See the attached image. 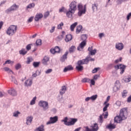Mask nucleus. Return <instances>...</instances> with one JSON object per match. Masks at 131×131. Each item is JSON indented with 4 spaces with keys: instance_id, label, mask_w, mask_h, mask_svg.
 I'll list each match as a JSON object with an SVG mask.
<instances>
[{
    "instance_id": "f257e3e1",
    "label": "nucleus",
    "mask_w": 131,
    "mask_h": 131,
    "mask_svg": "<svg viewBox=\"0 0 131 131\" xmlns=\"http://www.w3.org/2000/svg\"><path fill=\"white\" fill-rule=\"evenodd\" d=\"M127 118V110L126 108H123L120 111L119 116H117L115 119V122L121 123L122 120H125Z\"/></svg>"
},
{
    "instance_id": "f03ea898",
    "label": "nucleus",
    "mask_w": 131,
    "mask_h": 131,
    "mask_svg": "<svg viewBox=\"0 0 131 131\" xmlns=\"http://www.w3.org/2000/svg\"><path fill=\"white\" fill-rule=\"evenodd\" d=\"M90 61H95V59L92 58L90 57H87L85 59L78 60L77 63L76 69H77L78 71H82V70H83V66H82V65L89 64Z\"/></svg>"
},
{
    "instance_id": "7ed1b4c3",
    "label": "nucleus",
    "mask_w": 131,
    "mask_h": 131,
    "mask_svg": "<svg viewBox=\"0 0 131 131\" xmlns=\"http://www.w3.org/2000/svg\"><path fill=\"white\" fill-rule=\"evenodd\" d=\"M70 121L68 122V118L65 117L63 120H61L62 122H64L65 125L67 126H71V125H74L76 122H77V118H70Z\"/></svg>"
},
{
    "instance_id": "20e7f679",
    "label": "nucleus",
    "mask_w": 131,
    "mask_h": 131,
    "mask_svg": "<svg viewBox=\"0 0 131 131\" xmlns=\"http://www.w3.org/2000/svg\"><path fill=\"white\" fill-rule=\"evenodd\" d=\"M18 29V27L15 25H11L6 31V33L8 35H14L15 33H16L17 30Z\"/></svg>"
},
{
    "instance_id": "39448f33",
    "label": "nucleus",
    "mask_w": 131,
    "mask_h": 131,
    "mask_svg": "<svg viewBox=\"0 0 131 131\" xmlns=\"http://www.w3.org/2000/svg\"><path fill=\"white\" fill-rule=\"evenodd\" d=\"M78 15L80 17L82 15H83V14H85V12H86V8H85V6L83 7L82 5L79 4L78 5Z\"/></svg>"
},
{
    "instance_id": "423d86ee",
    "label": "nucleus",
    "mask_w": 131,
    "mask_h": 131,
    "mask_svg": "<svg viewBox=\"0 0 131 131\" xmlns=\"http://www.w3.org/2000/svg\"><path fill=\"white\" fill-rule=\"evenodd\" d=\"M38 105L40 107H42L44 111H46V110H48V109H49V102L46 101H40L38 103Z\"/></svg>"
},
{
    "instance_id": "0eeeda50",
    "label": "nucleus",
    "mask_w": 131,
    "mask_h": 131,
    "mask_svg": "<svg viewBox=\"0 0 131 131\" xmlns=\"http://www.w3.org/2000/svg\"><path fill=\"white\" fill-rule=\"evenodd\" d=\"M125 67H126L125 65L123 64H119L115 66V68L116 69H119L120 70V74H123L125 70Z\"/></svg>"
},
{
    "instance_id": "6e6552de",
    "label": "nucleus",
    "mask_w": 131,
    "mask_h": 131,
    "mask_svg": "<svg viewBox=\"0 0 131 131\" xmlns=\"http://www.w3.org/2000/svg\"><path fill=\"white\" fill-rule=\"evenodd\" d=\"M76 2L75 1H73L69 5L70 8L69 10H71L73 12H75L77 9Z\"/></svg>"
},
{
    "instance_id": "1a4fd4ad",
    "label": "nucleus",
    "mask_w": 131,
    "mask_h": 131,
    "mask_svg": "<svg viewBox=\"0 0 131 131\" xmlns=\"http://www.w3.org/2000/svg\"><path fill=\"white\" fill-rule=\"evenodd\" d=\"M57 121H58V116L50 117V121L47 123V124L49 125V124H52L53 123H56Z\"/></svg>"
},
{
    "instance_id": "9d476101",
    "label": "nucleus",
    "mask_w": 131,
    "mask_h": 131,
    "mask_svg": "<svg viewBox=\"0 0 131 131\" xmlns=\"http://www.w3.org/2000/svg\"><path fill=\"white\" fill-rule=\"evenodd\" d=\"M85 46H86V40H83L80 43L79 47H78V51H81Z\"/></svg>"
},
{
    "instance_id": "9b49d317",
    "label": "nucleus",
    "mask_w": 131,
    "mask_h": 131,
    "mask_svg": "<svg viewBox=\"0 0 131 131\" xmlns=\"http://www.w3.org/2000/svg\"><path fill=\"white\" fill-rule=\"evenodd\" d=\"M42 17H43V15H42L41 13H37L35 16L34 20L37 22L39 21V20H40Z\"/></svg>"
},
{
    "instance_id": "f8f14e48",
    "label": "nucleus",
    "mask_w": 131,
    "mask_h": 131,
    "mask_svg": "<svg viewBox=\"0 0 131 131\" xmlns=\"http://www.w3.org/2000/svg\"><path fill=\"white\" fill-rule=\"evenodd\" d=\"M60 48L59 47L56 46L54 49H51L50 50V52L52 54H56V53H60Z\"/></svg>"
},
{
    "instance_id": "ddd939ff",
    "label": "nucleus",
    "mask_w": 131,
    "mask_h": 131,
    "mask_svg": "<svg viewBox=\"0 0 131 131\" xmlns=\"http://www.w3.org/2000/svg\"><path fill=\"white\" fill-rule=\"evenodd\" d=\"M8 93L11 96H16L17 92L15 91V89L11 88L10 90H8Z\"/></svg>"
},
{
    "instance_id": "4468645a",
    "label": "nucleus",
    "mask_w": 131,
    "mask_h": 131,
    "mask_svg": "<svg viewBox=\"0 0 131 131\" xmlns=\"http://www.w3.org/2000/svg\"><path fill=\"white\" fill-rule=\"evenodd\" d=\"M92 131H98L99 130V125L98 123H94L93 125L91 126Z\"/></svg>"
},
{
    "instance_id": "2eb2a0df",
    "label": "nucleus",
    "mask_w": 131,
    "mask_h": 131,
    "mask_svg": "<svg viewBox=\"0 0 131 131\" xmlns=\"http://www.w3.org/2000/svg\"><path fill=\"white\" fill-rule=\"evenodd\" d=\"M33 119V117L32 116H28L27 117V121L26 124L27 125H30L31 124V122H32V120Z\"/></svg>"
},
{
    "instance_id": "dca6fc26",
    "label": "nucleus",
    "mask_w": 131,
    "mask_h": 131,
    "mask_svg": "<svg viewBox=\"0 0 131 131\" xmlns=\"http://www.w3.org/2000/svg\"><path fill=\"white\" fill-rule=\"evenodd\" d=\"M123 44L122 43H117L116 45V48L119 51L123 49Z\"/></svg>"
},
{
    "instance_id": "f3484780",
    "label": "nucleus",
    "mask_w": 131,
    "mask_h": 131,
    "mask_svg": "<svg viewBox=\"0 0 131 131\" xmlns=\"http://www.w3.org/2000/svg\"><path fill=\"white\" fill-rule=\"evenodd\" d=\"M49 61H50V58L48 56H45L43 59L42 60V63L43 65H48Z\"/></svg>"
},
{
    "instance_id": "a211bd4d",
    "label": "nucleus",
    "mask_w": 131,
    "mask_h": 131,
    "mask_svg": "<svg viewBox=\"0 0 131 131\" xmlns=\"http://www.w3.org/2000/svg\"><path fill=\"white\" fill-rule=\"evenodd\" d=\"M25 86H31L32 85V80L28 79L25 82Z\"/></svg>"
},
{
    "instance_id": "6ab92c4d",
    "label": "nucleus",
    "mask_w": 131,
    "mask_h": 131,
    "mask_svg": "<svg viewBox=\"0 0 131 131\" xmlns=\"http://www.w3.org/2000/svg\"><path fill=\"white\" fill-rule=\"evenodd\" d=\"M74 13H75V11H73L72 10L69 9V11L66 12V15L68 18H72V15L73 14H74Z\"/></svg>"
},
{
    "instance_id": "aec40b11",
    "label": "nucleus",
    "mask_w": 131,
    "mask_h": 131,
    "mask_svg": "<svg viewBox=\"0 0 131 131\" xmlns=\"http://www.w3.org/2000/svg\"><path fill=\"white\" fill-rule=\"evenodd\" d=\"M68 54L69 52L68 51L65 52L64 54L60 58L61 62H64L65 60L67 59V56H68Z\"/></svg>"
},
{
    "instance_id": "412c9836",
    "label": "nucleus",
    "mask_w": 131,
    "mask_h": 131,
    "mask_svg": "<svg viewBox=\"0 0 131 131\" xmlns=\"http://www.w3.org/2000/svg\"><path fill=\"white\" fill-rule=\"evenodd\" d=\"M71 70H73V68L72 66L70 65L66 67L63 70V72H67V71H70Z\"/></svg>"
},
{
    "instance_id": "4be33fe9",
    "label": "nucleus",
    "mask_w": 131,
    "mask_h": 131,
    "mask_svg": "<svg viewBox=\"0 0 131 131\" xmlns=\"http://www.w3.org/2000/svg\"><path fill=\"white\" fill-rule=\"evenodd\" d=\"M70 40H72V35L71 34L67 35L65 38V41H66V42H68V41H70Z\"/></svg>"
},
{
    "instance_id": "5701e85b",
    "label": "nucleus",
    "mask_w": 131,
    "mask_h": 131,
    "mask_svg": "<svg viewBox=\"0 0 131 131\" xmlns=\"http://www.w3.org/2000/svg\"><path fill=\"white\" fill-rule=\"evenodd\" d=\"M106 127L108 129H114V128H115V127H116V126L113 124L111 123V124L107 125L106 126Z\"/></svg>"
},
{
    "instance_id": "b1692460",
    "label": "nucleus",
    "mask_w": 131,
    "mask_h": 131,
    "mask_svg": "<svg viewBox=\"0 0 131 131\" xmlns=\"http://www.w3.org/2000/svg\"><path fill=\"white\" fill-rule=\"evenodd\" d=\"M67 89L66 88V86H62L61 87V90L60 91V95H63L64 94H65V92H66Z\"/></svg>"
},
{
    "instance_id": "393cba45",
    "label": "nucleus",
    "mask_w": 131,
    "mask_h": 131,
    "mask_svg": "<svg viewBox=\"0 0 131 131\" xmlns=\"http://www.w3.org/2000/svg\"><path fill=\"white\" fill-rule=\"evenodd\" d=\"M103 105H105L104 107L103 108V112H106V111H107V110H108V107H109V106H110V104L106 103L105 104V102L104 103Z\"/></svg>"
},
{
    "instance_id": "a878e982",
    "label": "nucleus",
    "mask_w": 131,
    "mask_h": 131,
    "mask_svg": "<svg viewBox=\"0 0 131 131\" xmlns=\"http://www.w3.org/2000/svg\"><path fill=\"white\" fill-rule=\"evenodd\" d=\"M19 6L16 5V4H13L11 7H10V8H11L12 11H16L17 9H18Z\"/></svg>"
},
{
    "instance_id": "bb28decb",
    "label": "nucleus",
    "mask_w": 131,
    "mask_h": 131,
    "mask_svg": "<svg viewBox=\"0 0 131 131\" xmlns=\"http://www.w3.org/2000/svg\"><path fill=\"white\" fill-rule=\"evenodd\" d=\"M35 7V4L31 3L27 6V9L28 10V9H33V8H34Z\"/></svg>"
},
{
    "instance_id": "cd10ccee",
    "label": "nucleus",
    "mask_w": 131,
    "mask_h": 131,
    "mask_svg": "<svg viewBox=\"0 0 131 131\" xmlns=\"http://www.w3.org/2000/svg\"><path fill=\"white\" fill-rule=\"evenodd\" d=\"M81 29H82V26H78L77 27L76 31V33L77 34H78L81 31Z\"/></svg>"
},
{
    "instance_id": "c85d7f7f",
    "label": "nucleus",
    "mask_w": 131,
    "mask_h": 131,
    "mask_svg": "<svg viewBox=\"0 0 131 131\" xmlns=\"http://www.w3.org/2000/svg\"><path fill=\"white\" fill-rule=\"evenodd\" d=\"M75 50H76V48L74 46H72L70 49H69V53L71 54L72 53H74L75 51Z\"/></svg>"
},
{
    "instance_id": "c756f323",
    "label": "nucleus",
    "mask_w": 131,
    "mask_h": 131,
    "mask_svg": "<svg viewBox=\"0 0 131 131\" xmlns=\"http://www.w3.org/2000/svg\"><path fill=\"white\" fill-rule=\"evenodd\" d=\"M19 53L20 54V55H24L27 54V51L25 50V49H22L19 51Z\"/></svg>"
},
{
    "instance_id": "7c9ffc66",
    "label": "nucleus",
    "mask_w": 131,
    "mask_h": 131,
    "mask_svg": "<svg viewBox=\"0 0 131 131\" xmlns=\"http://www.w3.org/2000/svg\"><path fill=\"white\" fill-rule=\"evenodd\" d=\"M77 26V23H75L73 24L70 27L71 31H74V29L75 28V27H76Z\"/></svg>"
},
{
    "instance_id": "2f4dec72",
    "label": "nucleus",
    "mask_w": 131,
    "mask_h": 131,
    "mask_svg": "<svg viewBox=\"0 0 131 131\" xmlns=\"http://www.w3.org/2000/svg\"><path fill=\"white\" fill-rule=\"evenodd\" d=\"M127 96V91L124 90L123 92H122V98H125Z\"/></svg>"
},
{
    "instance_id": "473e14b6",
    "label": "nucleus",
    "mask_w": 131,
    "mask_h": 131,
    "mask_svg": "<svg viewBox=\"0 0 131 131\" xmlns=\"http://www.w3.org/2000/svg\"><path fill=\"white\" fill-rule=\"evenodd\" d=\"M82 82H88L90 83L91 82V79L88 78H84L82 79Z\"/></svg>"
},
{
    "instance_id": "72a5a7b5",
    "label": "nucleus",
    "mask_w": 131,
    "mask_h": 131,
    "mask_svg": "<svg viewBox=\"0 0 131 131\" xmlns=\"http://www.w3.org/2000/svg\"><path fill=\"white\" fill-rule=\"evenodd\" d=\"M4 69L5 71H6L8 73H10V72H12V73H13V71H12L11 69H10V68L8 67H5L4 68Z\"/></svg>"
},
{
    "instance_id": "f704fd0d",
    "label": "nucleus",
    "mask_w": 131,
    "mask_h": 131,
    "mask_svg": "<svg viewBox=\"0 0 131 131\" xmlns=\"http://www.w3.org/2000/svg\"><path fill=\"white\" fill-rule=\"evenodd\" d=\"M6 64H14V61H11V60L9 59L5 61L4 65H6Z\"/></svg>"
},
{
    "instance_id": "c9c22d12",
    "label": "nucleus",
    "mask_w": 131,
    "mask_h": 131,
    "mask_svg": "<svg viewBox=\"0 0 131 131\" xmlns=\"http://www.w3.org/2000/svg\"><path fill=\"white\" fill-rule=\"evenodd\" d=\"M32 61H33V59H32V58L28 57L27 58V64H30V63H31V62H32Z\"/></svg>"
},
{
    "instance_id": "e433bc0d",
    "label": "nucleus",
    "mask_w": 131,
    "mask_h": 131,
    "mask_svg": "<svg viewBox=\"0 0 131 131\" xmlns=\"http://www.w3.org/2000/svg\"><path fill=\"white\" fill-rule=\"evenodd\" d=\"M36 100V97H34L33 99L31 101L30 105H34V104H35Z\"/></svg>"
},
{
    "instance_id": "4c0bfd02",
    "label": "nucleus",
    "mask_w": 131,
    "mask_h": 131,
    "mask_svg": "<svg viewBox=\"0 0 131 131\" xmlns=\"http://www.w3.org/2000/svg\"><path fill=\"white\" fill-rule=\"evenodd\" d=\"M49 16H50V12L47 11L45 13L43 17L45 19H47Z\"/></svg>"
},
{
    "instance_id": "58836bf2",
    "label": "nucleus",
    "mask_w": 131,
    "mask_h": 131,
    "mask_svg": "<svg viewBox=\"0 0 131 131\" xmlns=\"http://www.w3.org/2000/svg\"><path fill=\"white\" fill-rule=\"evenodd\" d=\"M62 26H64V23H63V22L60 23V24L57 26V29H62Z\"/></svg>"
},
{
    "instance_id": "ea45409f",
    "label": "nucleus",
    "mask_w": 131,
    "mask_h": 131,
    "mask_svg": "<svg viewBox=\"0 0 131 131\" xmlns=\"http://www.w3.org/2000/svg\"><path fill=\"white\" fill-rule=\"evenodd\" d=\"M21 64L20 63H17L15 65V69L16 70H19V69H20V68H21Z\"/></svg>"
},
{
    "instance_id": "a19ab883",
    "label": "nucleus",
    "mask_w": 131,
    "mask_h": 131,
    "mask_svg": "<svg viewBox=\"0 0 131 131\" xmlns=\"http://www.w3.org/2000/svg\"><path fill=\"white\" fill-rule=\"evenodd\" d=\"M19 114H20V112L19 111L15 112L13 113V116L14 117H18V116H19Z\"/></svg>"
},
{
    "instance_id": "79ce46f5",
    "label": "nucleus",
    "mask_w": 131,
    "mask_h": 131,
    "mask_svg": "<svg viewBox=\"0 0 131 131\" xmlns=\"http://www.w3.org/2000/svg\"><path fill=\"white\" fill-rule=\"evenodd\" d=\"M90 98H91V100H92V101H95V100H96V99L98 98V95H93Z\"/></svg>"
},
{
    "instance_id": "37998d69",
    "label": "nucleus",
    "mask_w": 131,
    "mask_h": 131,
    "mask_svg": "<svg viewBox=\"0 0 131 131\" xmlns=\"http://www.w3.org/2000/svg\"><path fill=\"white\" fill-rule=\"evenodd\" d=\"M36 46H41V40L37 39L36 41Z\"/></svg>"
},
{
    "instance_id": "c03bdc74",
    "label": "nucleus",
    "mask_w": 131,
    "mask_h": 131,
    "mask_svg": "<svg viewBox=\"0 0 131 131\" xmlns=\"http://www.w3.org/2000/svg\"><path fill=\"white\" fill-rule=\"evenodd\" d=\"M11 78H12L11 81H12V82H14V83H15V84H17L18 82H17V80H16V79L15 78V77L11 76Z\"/></svg>"
},
{
    "instance_id": "a18cd8bd",
    "label": "nucleus",
    "mask_w": 131,
    "mask_h": 131,
    "mask_svg": "<svg viewBox=\"0 0 131 131\" xmlns=\"http://www.w3.org/2000/svg\"><path fill=\"white\" fill-rule=\"evenodd\" d=\"M104 113H103L102 115V116H104V118L106 119L108 117V112H104Z\"/></svg>"
},
{
    "instance_id": "49530a36",
    "label": "nucleus",
    "mask_w": 131,
    "mask_h": 131,
    "mask_svg": "<svg viewBox=\"0 0 131 131\" xmlns=\"http://www.w3.org/2000/svg\"><path fill=\"white\" fill-rule=\"evenodd\" d=\"M92 9L93 11H96V10H97L98 7L97 6V4H93L92 5Z\"/></svg>"
},
{
    "instance_id": "de8ad7c7",
    "label": "nucleus",
    "mask_w": 131,
    "mask_h": 131,
    "mask_svg": "<svg viewBox=\"0 0 131 131\" xmlns=\"http://www.w3.org/2000/svg\"><path fill=\"white\" fill-rule=\"evenodd\" d=\"M34 17L33 16H31L28 19V23H31L32 21H33Z\"/></svg>"
},
{
    "instance_id": "09e8293b",
    "label": "nucleus",
    "mask_w": 131,
    "mask_h": 131,
    "mask_svg": "<svg viewBox=\"0 0 131 131\" xmlns=\"http://www.w3.org/2000/svg\"><path fill=\"white\" fill-rule=\"evenodd\" d=\"M34 67H38L39 66V62H34L33 63Z\"/></svg>"
},
{
    "instance_id": "8fccbe9b",
    "label": "nucleus",
    "mask_w": 131,
    "mask_h": 131,
    "mask_svg": "<svg viewBox=\"0 0 131 131\" xmlns=\"http://www.w3.org/2000/svg\"><path fill=\"white\" fill-rule=\"evenodd\" d=\"M86 38H88V37L86 36V35H82L81 36V39L82 40H86Z\"/></svg>"
},
{
    "instance_id": "3c124183",
    "label": "nucleus",
    "mask_w": 131,
    "mask_h": 131,
    "mask_svg": "<svg viewBox=\"0 0 131 131\" xmlns=\"http://www.w3.org/2000/svg\"><path fill=\"white\" fill-rule=\"evenodd\" d=\"M12 11L13 10H12V9L10 7L5 11V13H6L7 14H9V13H11V12H12Z\"/></svg>"
},
{
    "instance_id": "603ef678",
    "label": "nucleus",
    "mask_w": 131,
    "mask_h": 131,
    "mask_svg": "<svg viewBox=\"0 0 131 131\" xmlns=\"http://www.w3.org/2000/svg\"><path fill=\"white\" fill-rule=\"evenodd\" d=\"M99 69H100L99 68H95L94 70H92V73H97Z\"/></svg>"
},
{
    "instance_id": "864d4df0",
    "label": "nucleus",
    "mask_w": 131,
    "mask_h": 131,
    "mask_svg": "<svg viewBox=\"0 0 131 131\" xmlns=\"http://www.w3.org/2000/svg\"><path fill=\"white\" fill-rule=\"evenodd\" d=\"M96 53H97V50H96V49L92 50L91 52H90V54L92 56H94L95 54H96Z\"/></svg>"
},
{
    "instance_id": "5fc2aeb1",
    "label": "nucleus",
    "mask_w": 131,
    "mask_h": 131,
    "mask_svg": "<svg viewBox=\"0 0 131 131\" xmlns=\"http://www.w3.org/2000/svg\"><path fill=\"white\" fill-rule=\"evenodd\" d=\"M99 77H100V75H95L94 76L93 79L94 80H97Z\"/></svg>"
},
{
    "instance_id": "6e6d98bb",
    "label": "nucleus",
    "mask_w": 131,
    "mask_h": 131,
    "mask_svg": "<svg viewBox=\"0 0 131 131\" xmlns=\"http://www.w3.org/2000/svg\"><path fill=\"white\" fill-rule=\"evenodd\" d=\"M26 49L27 51H30V50H31V44H29L26 47Z\"/></svg>"
},
{
    "instance_id": "4d7b16f0",
    "label": "nucleus",
    "mask_w": 131,
    "mask_h": 131,
    "mask_svg": "<svg viewBox=\"0 0 131 131\" xmlns=\"http://www.w3.org/2000/svg\"><path fill=\"white\" fill-rule=\"evenodd\" d=\"M130 80H131V78L129 77L125 78L124 79L125 82H129V81H130Z\"/></svg>"
},
{
    "instance_id": "13d9d810",
    "label": "nucleus",
    "mask_w": 131,
    "mask_h": 131,
    "mask_svg": "<svg viewBox=\"0 0 131 131\" xmlns=\"http://www.w3.org/2000/svg\"><path fill=\"white\" fill-rule=\"evenodd\" d=\"M52 71H53V70L52 69H49L48 70H47L45 73L46 74H49V73H51V72H52Z\"/></svg>"
},
{
    "instance_id": "bf43d9fd",
    "label": "nucleus",
    "mask_w": 131,
    "mask_h": 131,
    "mask_svg": "<svg viewBox=\"0 0 131 131\" xmlns=\"http://www.w3.org/2000/svg\"><path fill=\"white\" fill-rule=\"evenodd\" d=\"M56 28V27L54 26L52 27L51 29L50 30V33H53L55 31V29Z\"/></svg>"
},
{
    "instance_id": "052dcab7",
    "label": "nucleus",
    "mask_w": 131,
    "mask_h": 131,
    "mask_svg": "<svg viewBox=\"0 0 131 131\" xmlns=\"http://www.w3.org/2000/svg\"><path fill=\"white\" fill-rule=\"evenodd\" d=\"M99 121L100 123H102L103 122V115H101L99 116Z\"/></svg>"
},
{
    "instance_id": "680f3d73",
    "label": "nucleus",
    "mask_w": 131,
    "mask_h": 131,
    "mask_svg": "<svg viewBox=\"0 0 131 131\" xmlns=\"http://www.w3.org/2000/svg\"><path fill=\"white\" fill-rule=\"evenodd\" d=\"M84 128H85V131H92V129L89 128V126H85Z\"/></svg>"
},
{
    "instance_id": "e2e57ef3",
    "label": "nucleus",
    "mask_w": 131,
    "mask_h": 131,
    "mask_svg": "<svg viewBox=\"0 0 131 131\" xmlns=\"http://www.w3.org/2000/svg\"><path fill=\"white\" fill-rule=\"evenodd\" d=\"M59 13H62V12H65V8L62 7L59 10Z\"/></svg>"
},
{
    "instance_id": "0e129e2a",
    "label": "nucleus",
    "mask_w": 131,
    "mask_h": 131,
    "mask_svg": "<svg viewBox=\"0 0 131 131\" xmlns=\"http://www.w3.org/2000/svg\"><path fill=\"white\" fill-rule=\"evenodd\" d=\"M110 100V96H107L106 101L104 102V104L108 103Z\"/></svg>"
},
{
    "instance_id": "69168bd1",
    "label": "nucleus",
    "mask_w": 131,
    "mask_h": 131,
    "mask_svg": "<svg viewBox=\"0 0 131 131\" xmlns=\"http://www.w3.org/2000/svg\"><path fill=\"white\" fill-rule=\"evenodd\" d=\"M90 82L92 85H95V84L96 83V82H95V80L94 79L90 80Z\"/></svg>"
},
{
    "instance_id": "338daca9",
    "label": "nucleus",
    "mask_w": 131,
    "mask_h": 131,
    "mask_svg": "<svg viewBox=\"0 0 131 131\" xmlns=\"http://www.w3.org/2000/svg\"><path fill=\"white\" fill-rule=\"evenodd\" d=\"M116 104L117 105V106H118V107H119L121 105V102H120V101H118L116 102Z\"/></svg>"
},
{
    "instance_id": "774afa93",
    "label": "nucleus",
    "mask_w": 131,
    "mask_h": 131,
    "mask_svg": "<svg viewBox=\"0 0 131 131\" xmlns=\"http://www.w3.org/2000/svg\"><path fill=\"white\" fill-rule=\"evenodd\" d=\"M130 101H131V95L128 97L127 100V102H128V103L130 102Z\"/></svg>"
}]
</instances>
